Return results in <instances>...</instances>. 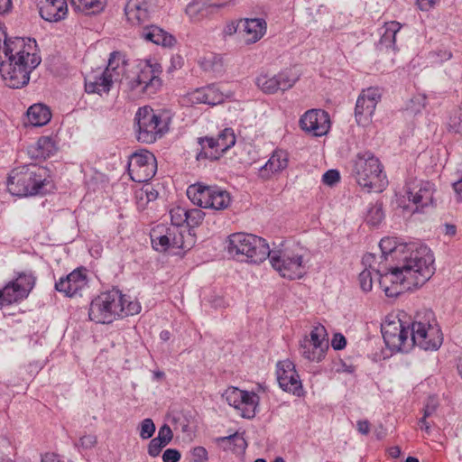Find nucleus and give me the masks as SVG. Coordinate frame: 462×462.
I'll return each instance as SVG.
<instances>
[{"instance_id": "11", "label": "nucleus", "mask_w": 462, "mask_h": 462, "mask_svg": "<svg viewBox=\"0 0 462 462\" xmlns=\"http://www.w3.org/2000/svg\"><path fill=\"white\" fill-rule=\"evenodd\" d=\"M187 195L193 204L203 208L224 210L231 203L229 193L217 186L193 184L188 188Z\"/></svg>"}, {"instance_id": "37", "label": "nucleus", "mask_w": 462, "mask_h": 462, "mask_svg": "<svg viewBox=\"0 0 462 462\" xmlns=\"http://www.w3.org/2000/svg\"><path fill=\"white\" fill-rule=\"evenodd\" d=\"M14 286H16L19 291L22 289L26 290V297L29 295L30 291L32 290L35 283V277L32 273H20L14 281L11 282Z\"/></svg>"}, {"instance_id": "17", "label": "nucleus", "mask_w": 462, "mask_h": 462, "mask_svg": "<svg viewBox=\"0 0 462 462\" xmlns=\"http://www.w3.org/2000/svg\"><path fill=\"white\" fill-rule=\"evenodd\" d=\"M126 84L132 91L137 94H154L161 86V79L148 62L140 64L136 75L131 79L126 78Z\"/></svg>"}, {"instance_id": "52", "label": "nucleus", "mask_w": 462, "mask_h": 462, "mask_svg": "<svg viewBox=\"0 0 462 462\" xmlns=\"http://www.w3.org/2000/svg\"><path fill=\"white\" fill-rule=\"evenodd\" d=\"M438 408V402L435 398H429L424 408H423V415L424 417L432 416Z\"/></svg>"}, {"instance_id": "23", "label": "nucleus", "mask_w": 462, "mask_h": 462, "mask_svg": "<svg viewBox=\"0 0 462 462\" xmlns=\"http://www.w3.org/2000/svg\"><path fill=\"white\" fill-rule=\"evenodd\" d=\"M289 154L286 151L276 149L258 171V176L263 180L272 179L276 174L281 173L288 167Z\"/></svg>"}, {"instance_id": "16", "label": "nucleus", "mask_w": 462, "mask_h": 462, "mask_svg": "<svg viewBox=\"0 0 462 462\" xmlns=\"http://www.w3.org/2000/svg\"><path fill=\"white\" fill-rule=\"evenodd\" d=\"M299 77L291 69H284L275 75L261 73L256 78L257 87L265 94L284 92L291 88L298 81Z\"/></svg>"}, {"instance_id": "44", "label": "nucleus", "mask_w": 462, "mask_h": 462, "mask_svg": "<svg viewBox=\"0 0 462 462\" xmlns=\"http://www.w3.org/2000/svg\"><path fill=\"white\" fill-rule=\"evenodd\" d=\"M449 128L455 133L462 132V109H457L449 118Z\"/></svg>"}, {"instance_id": "36", "label": "nucleus", "mask_w": 462, "mask_h": 462, "mask_svg": "<svg viewBox=\"0 0 462 462\" xmlns=\"http://www.w3.org/2000/svg\"><path fill=\"white\" fill-rule=\"evenodd\" d=\"M71 5L87 14H96L102 12L106 5V0H69Z\"/></svg>"}, {"instance_id": "56", "label": "nucleus", "mask_w": 462, "mask_h": 462, "mask_svg": "<svg viewBox=\"0 0 462 462\" xmlns=\"http://www.w3.org/2000/svg\"><path fill=\"white\" fill-rule=\"evenodd\" d=\"M14 39V38H7L6 32L4 30L2 23H0V60L3 59V51L6 46V42Z\"/></svg>"}, {"instance_id": "61", "label": "nucleus", "mask_w": 462, "mask_h": 462, "mask_svg": "<svg viewBox=\"0 0 462 462\" xmlns=\"http://www.w3.org/2000/svg\"><path fill=\"white\" fill-rule=\"evenodd\" d=\"M432 56H438L440 58V61H444L448 60L452 57V54L448 51H439L438 52L432 53Z\"/></svg>"}, {"instance_id": "39", "label": "nucleus", "mask_w": 462, "mask_h": 462, "mask_svg": "<svg viewBox=\"0 0 462 462\" xmlns=\"http://www.w3.org/2000/svg\"><path fill=\"white\" fill-rule=\"evenodd\" d=\"M206 93V104L210 106H216L221 104L225 97L223 93L219 90V88L215 85H209L204 87Z\"/></svg>"}, {"instance_id": "55", "label": "nucleus", "mask_w": 462, "mask_h": 462, "mask_svg": "<svg viewBox=\"0 0 462 462\" xmlns=\"http://www.w3.org/2000/svg\"><path fill=\"white\" fill-rule=\"evenodd\" d=\"M79 444L84 448H91L97 444V437L95 435H84L79 439Z\"/></svg>"}, {"instance_id": "24", "label": "nucleus", "mask_w": 462, "mask_h": 462, "mask_svg": "<svg viewBox=\"0 0 462 462\" xmlns=\"http://www.w3.org/2000/svg\"><path fill=\"white\" fill-rule=\"evenodd\" d=\"M115 80L105 71H92L85 77V89L88 93L107 94Z\"/></svg>"}, {"instance_id": "18", "label": "nucleus", "mask_w": 462, "mask_h": 462, "mask_svg": "<svg viewBox=\"0 0 462 462\" xmlns=\"http://www.w3.org/2000/svg\"><path fill=\"white\" fill-rule=\"evenodd\" d=\"M435 185L427 180H414L406 184V196L416 206V210L422 209L434 203Z\"/></svg>"}, {"instance_id": "53", "label": "nucleus", "mask_w": 462, "mask_h": 462, "mask_svg": "<svg viewBox=\"0 0 462 462\" xmlns=\"http://www.w3.org/2000/svg\"><path fill=\"white\" fill-rule=\"evenodd\" d=\"M180 459V453L174 448H168L162 455L163 462H178Z\"/></svg>"}, {"instance_id": "41", "label": "nucleus", "mask_w": 462, "mask_h": 462, "mask_svg": "<svg viewBox=\"0 0 462 462\" xmlns=\"http://www.w3.org/2000/svg\"><path fill=\"white\" fill-rule=\"evenodd\" d=\"M205 217V213L199 208H192L188 210L187 214V226L189 227H196L199 226Z\"/></svg>"}, {"instance_id": "32", "label": "nucleus", "mask_w": 462, "mask_h": 462, "mask_svg": "<svg viewBox=\"0 0 462 462\" xmlns=\"http://www.w3.org/2000/svg\"><path fill=\"white\" fill-rule=\"evenodd\" d=\"M26 298V290L19 289L12 282H8L0 290V309L19 302Z\"/></svg>"}, {"instance_id": "4", "label": "nucleus", "mask_w": 462, "mask_h": 462, "mask_svg": "<svg viewBox=\"0 0 462 462\" xmlns=\"http://www.w3.org/2000/svg\"><path fill=\"white\" fill-rule=\"evenodd\" d=\"M351 175L368 192H382L388 183L380 160L368 151L358 152L351 161Z\"/></svg>"}, {"instance_id": "43", "label": "nucleus", "mask_w": 462, "mask_h": 462, "mask_svg": "<svg viewBox=\"0 0 462 462\" xmlns=\"http://www.w3.org/2000/svg\"><path fill=\"white\" fill-rule=\"evenodd\" d=\"M358 281L360 284V288L363 291L368 292L373 288V277L372 271L369 269H365L359 273Z\"/></svg>"}, {"instance_id": "1", "label": "nucleus", "mask_w": 462, "mask_h": 462, "mask_svg": "<svg viewBox=\"0 0 462 462\" xmlns=\"http://www.w3.org/2000/svg\"><path fill=\"white\" fill-rule=\"evenodd\" d=\"M379 246L383 255L391 254L396 258L403 254L399 264L380 277V286L387 297H397L406 291L420 287L433 275L434 258L428 246L396 245L390 237L382 239Z\"/></svg>"}, {"instance_id": "19", "label": "nucleus", "mask_w": 462, "mask_h": 462, "mask_svg": "<svg viewBox=\"0 0 462 462\" xmlns=\"http://www.w3.org/2000/svg\"><path fill=\"white\" fill-rule=\"evenodd\" d=\"M380 99L381 91L378 88L371 87L362 91L356 100L355 108V116L358 125H365L370 122Z\"/></svg>"}, {"instance_id": "50", "label": "nucleus", "mask_w": 462, "mask_h": 462, "mask_svg": "<svg viewBox=\"0 0 462 462\" xmlns=\"http://www.w3.org/2000/svg\"><path fill=\"white\" fill-rule=\"evenodd\" d=\"M167 446L166 444L164 443H161V441H158L157 438H154L152 439L149 445H148V454L151 456V457H157L162 449Z\"/></svg>"}, {"instance_id": "21", "label": "nucleus", "mask_w": 462, "mask_h": 462, "mask_svg": "<svg viewBox=\"0 0 462 462\" xmlns=\"http://www.w3.org/2000/svg\"><path fill=\"white\" fill-rule=\"evenodd\" d=\"M277 380L280 387L285 391L300 396L302 385L294 364L290 360L281 361L277 364Z\"/></svg>"}, {"instance_id": "27", "label": "nucleus", "mask_w": 462, "mask_h": 462, "mask_svg": "<svg viewBox=\"0 0 462 462\" xmlns=\"http://www.w3.org/2000/svg\"><path fill=\"white\" fill-rule=\"evenodd\" d=\"M141 36L148 42L163 47H171L175 43V38L172 35L156 25L143 27Z\"/></svg>"}, {"instance_id": "7", "label": "nucleus", "mask_w": 462, "mask_h": 462, "mask_svg": "<svg viewBox=\"0 0 462 462\" xmlns=\"http://www.w3.org/2000/svg\"><path fill=\"white\" fill-rule=\"evenodd\" d=\"M171 120L166 111H155L146 106L140 107L134 117L137 140L143 143H154L169 131Z\"/></svg>"}, {"instance_id": "13", "label": "nucleus", "mask_w": 462, "mask_h": 462, "mask_svg": "<svg viewBox=\"0 0 462 462\" xmlns=\"http://www.w3.org/2000/svg\"><path fill=\"white\" fill-rule=\"evenodd\" d=\"M222 397L228 405L237 411L241 417L252 419L255 416L260 402V397L255 393L230 386L224 392Z\"/></svg>"}, {"instance_id": "3", "label": "nucleus", "mask_w": 462, "mask_h": 462, "mask_svg": "<svg viewBox=\"0 0 462 462\" xmlns=\"http://www.w3.org/2000/svg\"><path fill=\"white\" fill-rule=\"evenodd\" d=\"M188 210L182 207H173L170 210L171 226H158L151 233L152 247L158 252L168 250H189L194 239L186 232Z\"/></svg>"}, {"instance_id": "9", "label": "nucleus", "mask_w": 462, "mask_h": 462, "mask_svg": "<svg viewBox=\"0 0 462 462\" xmlns=\"http://www.w3.org/2000/svg\"><path fill=\"white\" fill-rule=\"evenodd\" d=\"M125 295L117 289L104 291L92 300L88 318L91 321L110 324L122 317Z\"/></svg>"}, {"instance_id": "29", "label": "nucleus", "mask_w": 462, "mask_h": 462, "mask_svg": "<svg viewBox=\"0 0 462 462\" xmlns=\"http://www.w3.org/2000/svg\"><path fill=\"white\" fill-rule=\"evenodd\" d=\"M215 138L217 143V152L210 151V153H208V155L210 157V160L212 161L219 159L225 152L234 146L236 143V136L234 131L231 128L224 129Z\"/></svg>"}, {"instance_id": "35", "label": "nucleus", "mask_w": 462, "mask_h": 462, "mask_svg": "<svg viewBox=\"0 0 462 462\" xmlns=\"http://www.w3.org/2000/svg\"><path fill=\"white\" fill-rule=\"evenodd\" d=\"M217 442L224 449L230 450L235 453L244 452L247 446L244 437L238 433H235L227 437L217 438Z\"/></svg>"}, {"instance_id": "8", "label": "nucleus", "mask_w": 462, "mask_h": 462, "mask_svg": "<svg viewBox=\"0 0 462 462\" xmlns=\"http://www.w3.org/2000/svg\"><path fill=\"white\" fill-rule=\"evenodd\" d=\"M226 249L229 254L250 263H260L270 255L269 245L263 238L243 232L228 236Z\"/></svg>"}, {"instance_id": "60", "label": "nucleus", "mask_w": 462, "mask_h": 462, "mask_svg": "<svg viewBox=\"0 0 462 462\" xmlns=\"http://www.w3.org/2000/svg\"><path fill=\"white\" fill-rule=\"evenodd\" d=\"M42 462H69V461H65L64 459L60 458V457L58 456L57 454L48 453L43 457Z\"/></svg>"}, {"instance_id": "22", "label": "nucleus", "mask_w": 462, "mask_h": 462, "mask_svg": "<svg viewBox=\"0 0 462 462\" xmlns=\"http://www.w3.org/2000/svg\"><path fill=\"white\" fill-rule=\"evenodd\" d=\"M88 285L86 269L78 268L55 282V290L67 297H73Z\"/></svg>"}, {"instance_id": "34", "label": "nucleus", "mask_w": 462, "mask_h": 462, "mask_svg": "<svg viewBox=\"0 0 462 462\" xmlns=\"http://www.w3.org/2000/svg\"><path fill=\"white\" fill-rule=\"evenodd\" d=\"M125 60L124 55L119 51H114L110 54L105 74L112 76L115 81L121 80L120 76L125 72Z\"/></svg>"}, {"instance_id": "10", "label": "nucleus", "mask_w": 462, "mask_h": 462, "mask_svg": "<svg viewBox=\"0 0 462 462\" xmlns=\"http://www.w3.org/2000/svg\"><path fill=\"white\" fill-rule=\"evenodd\" d=\"M411 318L404 312L386 318L382 325V334L388 348L401 352L411 350Z\"/></svg>"}, {"instance_id": "6", "label": "nucleus", "mask_w": 462, "mask_h": 462, "mask_svg": "<svg viewBox=\"0 0 462 462\" xmlns=\"http://www.w3.org/2000/svg\"><path fill=\"white\" fill-rule=\"evenodd\" d=\"M410 328L411 350L415 346L424 350H436L441 346L443 336L431 310L418 311Z\"/></svg>"}, {"instance_id": "14", "label": "nucleus", "mask_w": 462, "mask_h": 462, "mask_svg": "<svg viewBox=\"0 0 462 462\" xmlns=\"http://www.w3.org/2000/svg\"><path fill=\"white\" fill-rule=\"evenodd\" d=\"M327 332L323 326L314 327L310 335L300 342V353L307 360L319 362L328 348Z\"/></svg>"}, {"instance_id": "15", "label": "nucleus", "mask_w": 462, "mask_h": 462, "mask_svg": "<svg viewBox=\"0 0 462 462\" xmlns=\"http://www.w3.org/2000/svg\"><path fill=\"white\" fill-rule=\"evenodd\" d=\"M156 171V158L152 152L142 150L131 155L128 162V173L132 180L146 182L155 175Z\"/></svg>"}, {"instance_id": "2", "label": "nucleus", "mask_w": 462, "mask_h": 462, "mask_svg": "<svg viewBox=\"0 0 462 462\" xmlns=\"http://www.w3.org/2000/svg\"><path fill=\"white\" fill-rule=\"evenodd\" d=\"M0 60V73L5 84L12 88H19L30 80L31 72L41 63V57L36 53V41L14 37L7 42Z\"/></svg>"}, {"instance_id": "54", "label": "nucleus", "mask_w": 462, "mask_h": 462, "mask_svg": "<svg viewBox=\"0 0 462 462\" xmlns=\"http://www.w3.org/2000/svg\"><path fill=\"white\" fill-rule=\"evenodd\" d=\"M346 339L342 334L337 333L333 336L331 346L335 350H341L346 347Z\"/></svg>"}, {"instance_id": "28", "label": "nucleus", "mask_w": 462, "mask_h": 462, "mask_svg": "<svg viewBox=\"0 0 462 462\" xmlns=\"http://www.w3.org/2000/svg\"><path fill=\"white\" fill-rule=\"evenodd\" d=\"M245 41L251 44L258 42L266 32V22L262 18H247L244 21Z\"/></svg>"}, {"instance_id": "31", "label": "nucleus", "mask_w": 462, "mask_h": 462, "mask_svg": "<svg viewBox=\"0 0 462 462\" xmlns=\"http://www.w3.org/2000/svg\"><path fill=\"white\" fill-rule=\"evenodd\" d=\"M27 117L32 125L42 126L50 122L51 113L48 106L42 104H34L29 107Z\"/></svg>"}, {"instance_id": "30", "label": "nucleus", "mask_w": 462, "mask_h": 462, "mask_svg": "<svg viewBox=\"0 0 462 462\" xmlns=\"http://www.w3.org/2000/svg\"><path fill=\"white\" fill-rule=\"evenodd\" d=\"M56 150V143L51 137L42 136L38 139L35 145L29 148V153L33 158L45 160L52 155Z\"/></svg>"}, {"instance_id": "57", "label": "nucleus", "mask_w": 462, "mask_h": 462, "mask_svg": "<svg viewBox=\"0 0 462 462\" xmlns=\"http://www.w3.org/2000/svg\"><path fill=\"white\" fill-rule=\"evenodd\" d=\"M439 0H417L419 7L422 11H428L430 8L434 7V5L439 2Z\"/></svg>"}, {"instance_id": "38", "label": "nucleus", "mask_w": 462, "mask_h": 462, "mask_svg": "<svg viewBox=\"0 0 462 462\" xmlns=\"http://www.w3.org/2000/svg\"><path fill=\"white\" fill-rule=\"evenodd\" d=\"M199 143L201 146V151L197 155V159H209L210 157L208 153H210V151L217 152V143L215 137H200L199 138Z\"/></svg>"}, {"instance_id": "26", "label": "nucleus", "mask_w": 462, "mask_h": 462, "mask_svg": "<svg viewBox=\"0 0 462 462\" xmlns=\"http://www.w3.org/2000/svg\"><path fill=\"white\" fill-rule=\"evenodd\" d=\"M149 4L146 0H128L125 7L127 20L133 23L141 25L149 20Z\"/></svg>"}, {"instance_id": "58", "label": "nucleus", "mask_w": 462, "mask_h": 462, "mask_svg": "<svg viewBox=\"0 0 462 462\" xmlns=\"http://www.w3.org/2000/svg\"><path fill=\"white\" fill-rule=\"evenodd\" d=\"M357 430L363 434L367 435L370 431V423L368 420H358L357 421Z\"/></svg>"}, {"instance_id": "12", "label": "nucleus", "mask_w": 462, "mask_h": 462, "mask_svg": "<svg viewBox=\"0 0 462 462\" xmlns=\"http://www.w3.org/2000/svg\"><path fill=\"white\" fill-rule=\"evenodd\" d=\"M273 268L282 277L289 280L302 278L307 273L303 255L292 250L271 251L268 255Z\"/></svg>"}, {"instance_id": "49", "label": "nucleus", "mask_w": 462, "mask_h": 462, "mask_svg": "<svg viewBox=\"0 0 462 462\" xmlns=\"http://www.w3.org/2000/svg\"><path fill=\"white\" fill-rule=\"evenodd\" d=\"M206 93L204 88H197L189 94V99L194 104H206Z\"/></svg>"}, {"instance_id": "48", "label": "nucleus", "mask_w": 462, "mask_h": 462, "mask_svg": "<svg viewBox=\"0 0 462 462\" xmlns=\"http://www.w3.org/2000/svg\"><path fill=\"white\" fill-rule=\"evenodd\" d=\"M193 462H206L208 461V451L204 447H196L191 451Z\"/></svg>"}, {"instance_id": "42", "label": "nucleus", "mask_w": 462, "mask_h": 462, "mask_svg": "<svg viewBox=\"0 0 462 462\" xmlns=\"http://www.w3.org/2000/svg\"><path fill=\"white\" fill-rule=\"evenodd\" d=\"M155 425L152 419H144L140 423V438L143 439H150L155 432Z\"/></svg>"}, {"instance_id": "45", "label": "nucleus", "mask_w": 462, "mask_h": 462, "mask_svg": "<svg viewBox=\"0 0 462 462\" xmlns=\"http://www.w3.org/2000/svg\"><path fill=\"white\" fill-rule=\"evenodd\" d=\"M156 438L158 441H161V443L168 445L173 438V433L171 427L168 424H163L159 429L158 435Z\"/></svg>"}, {"instance_id": "59", "label": "nucleus", "mask_w": 462, "mask_h": 462, "mask_svg": "<svg viewBox=\"0 0 462 462\" xmlns=\"http://www.w3.org/2000/svg\"><path fill=\"white\" fill-rule=\"evenodd\" d=\"M143 191L148 201H153L158 198V191L151 186H146Z\"/></svg>"}, {"instance_id": "47", "label": "nucleus", "mask_w": 462, "mask_h": 462, "mask_svg": "<svg viewBox=\"0 0 462 462\" xmlns=\"http://www.w3.org/2000/svg\"><path fill=\"white\" fill-rule=\"evenodd\" d=\"M340 180V174L337 170H328L322 176V181L328 186H334Z\"/></svg>"}, {"instance_id": "40", "label": "nucleus", "mask_w": 462, "mask_h": 462, "mask_svg": "<svg viewBox=\"0 0 462 462\" xmlns=\"http://www.w3.org/2000/svg\"><path fill=\"white\" fill-rule=\"evenodd\" d=\"M383 218V212L381 204H375L370 207L366 215V222L371 226L379 225Z\"/></svg>"}, {"instance_id": "5", "label": "nucleus", "mask_w": 462, "mask_h": 462, "mask_svg": "<svg viewBox=\"0 0 462 462\" xmlns=\"http://www.w3.org/2000/svg\"><path fill=\"white\" fill-rule=\"evenodd\" d=\"M49 171L37 164H26L12 170L7 180V189L12 195L27 197L40 194L45 186Z\"/></svg>"}, {"instance_id": "51", "label": "nucleus", "mask_w": 462, "mask_h": 462, "mask_svg": "<svg viewBox=\"0 0 462 462\" xmlns=\"http://www.w3.org/2000/svg\"><path fill=\"white\" fill-rule=\"evenodd\" d=\"M374 262H375V255L374 254H365L363 256L362 263L365 266V269L374 271L376 273V276H378L380 278L382 274L380 273L379 271H377L375 269Z\"/></svg>"}, {"instance_id": "20", "label": "nucleus", "mask_w": 462, "mask_h": 462, "mask_svg": "<svg viewBox=\"0 0 462 462\" xmlns=\"http://www.w3.org/2000/svg\"><path fill=\"white\" fill-rule=\"evenodd\" d=\"M300 128L312 136H323L330 128L328 114L322 109H310L300 119Z\"/></svg>"}, {"instance_id": "25", "label": "nucleus", "mask_w": 462, "mask_h": 462, "mask_svg": "<svg viewBox=\"0 0 462 462\" xmlns=\"http://www.w3.org/2000/svg\"><path fill=\"white\" fill-rule=\"evenodd\" d=\"M68 13L66 0H45L40 6V15L48 22H59L64 19Z\"/></svg>"}, {"instance_id": "63", "label": "nucleus", "mask_w": 462, "mask_h": 462, "mask_svg": "<svg viewBox=\"0 0 462 462\" xmlns=\"http://www.w3.org/2000/svg\"><path fill=\"white\" fill-rule=\"evenodd\" d=\"M427 418L428 417H424V415H423L422 418L419 420V423L420 424L421 430H425L427 433H430V425L427 421Z\"/></svg>"}, {"instance_id": "46", "label": "nucleus", "mask_w": 462, "mask_h": 462, "mask_svg": "<svg viewBox=\"0 0 462 462\" xmlns=\"http://www.w3.org/2000/svg\"><path fill=\"white\" fill-rule=\"evenodd\" d=\"M141 311V305L137 301H128L125 298L122 317L138 314Z\"/></svg>"}, {"instance_id": "64", "label": "nucleus", "mask_w": 462, "mask_h": 462, "mask_svg": "<svg viewBox=\"0 0 462 462\" xmlns=\"http://www.w3.org/2000/svg\"><path fill=\"white\" fill-rule=\"evenodd\" d=\"M457 233V227L454 225L451 224H446L445 225V234L450 236H455Z\"/></svg>"}, {"instance_id": "33", "label": "nucleus", "mask_w": 462, "mask_h": 462, "mask_svg": "<svg viewBox=\"0 0 462 462\" xmlns=\"http://www.w3.org/2000/svg\"><path fill=\"white\" fill-rule=\"evenodd\" d=\"M401 28L402 24L396 21L385 23L383 27V32L380 38L379 45L395 51L396 34Z\"/></svg>"}, {"instance_id": "62", "label": "nucleus", "mask_w": 462, "mask_h": 462, "mask_svg": "<svg viewBox=\"0 0 462 462\" xmlns=\"http://www.w3.org/2000/svg\"><path fill=\"white\" fill-rule=\"evenodd\" d=\"M12 8L11 0H0V14H5Z\"/></svg>"}]
</instances>
